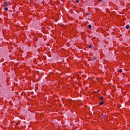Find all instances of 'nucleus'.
<instances>
[{
    "mask_svg": "<svg viewBox=\"0 0 130 130\" xmlns=\"http://www.w3.org/2000/svg\"><path fill=\"white\" fill-rule=\"evenodd\" d=\"M4 5H5V6H6V7H7V6H8V3H7V2H4Z\"/></svg>",
    "mask_w": 130,
    "mask_h": 130,
    "instance_id": "nucleus-2",
    "label": "nucleus"
},
{
    "mask_svg": "<svg viewBox=\"0 0 130 130\" xmlns=\"http://www.w3.org/2000/svg\"><path fill=\"white\" fill-rule=\"evenodd\" d=\"M99 2H100V3L102 2V0H98Z\"/></svg>",
    "mask_w": 130,
    "mask_h": 130,
    "instance_id": "nucleus-7",
    "label": "nucleus"
},
{
    "mask_svg": "<svg viewBox=\"0 0 130 130\" xmlns=\"http://www.w3.org/2000/svg\"><path fill=\"white\" fill-rule=\"evenodd\" d=\"M92 46H89V48H92Z\"/></svg>",
    "mask_w": 130,
    "mask_h": 130,
    "instance_id": "nucleus-8",
    "label": "nucleus"
},
{
    "mask_svg": "<svg viewBox=\"0 0 130 130\" xmlns=\"http://www.w3.org/2000/svg\"><path fill=\"white\" fill-rule=\"evenodd\" d=\"M103 104H104L103 102H101L100 103V105H103Z\"/></svg>",
    "mask_w": 130,
    "mask_h": 130,
    "instance_id": "nucleus-3",
    "label": "nucleus"
},
{
    "mask_svg": "<svg viewBox=\"0 0 130 130\" xmlns=\"http://www.w3.org/2000/svg\"><path fill=\"white\" fill-rule=\"evenodd\" d=\"M93 59H96V57H93Z\"/></svg>",
    "mask_w": 130,
    "mask_h": 130,
    "instance_id": "nucleus-10",
    "label": "nucleus"
},
{
    "mask_svg": "<svg viewBox=\"0 0 130 130\" xmlns=\"http://www.w3.org/2000/svg\"><path fill=\"white\" fill-rule=\"evenodd\" d=\"M76 3H79V0H76Z\"/></svg>",
    "mask_w": 130,
    "mask_h": 130,
    "instance_id": "nucleus-9",
    "label": "nucleus"
},
{
    "mask_svg": "<svg viewBox=\"0 0 130 130\" xmlns=\"http://www.w3.org/2000/svg\"><path fill=\"white\" fill-rule=\"evenodd\" d=\"M5 11H8V8H7V7H5Z\"/></svg>",
    "mask_w": 130,
    "mask_h": 130,
    "instance_id": "nucleus-5",
    "label": "nucleus"
},
{
    "mask_svg": "<svg viewBox=\"0 0 130 130\" xmlns=\"http://www.w3.org/2000/svg\"><path fill=\"white\" fill-rule=\"evenodd\" d=\"M119 72H120V73L122 72V70H120Z\"/></svg>",
    "mask_w": 130,
    "mask_h": 130,
    "instance_id": "nucleus-11",
    "label": "nucleus"
},
{
    "mask_svg": "<svg viewBox=\"0 0 130 130\" xmlns=\"http://www.w3.org/2000/svg\"><path fill=\"white\" fill-rule=\"evenodd\" d=\"M125 28L126 29H128V28H129V25H126Z\"/></svg>",
    "mask_w": 130,
    "mask_h": 130,
    "instance_id": "nucleus-1",
    "label": "nucleus"
},
{
    "mask_svg": "<svg viewBox=\"0 0 130 130\" xmlns=\"http://www.w3.org/2000/svg\"><path fill=\"white\" fill-rule=\"evenodd\" d=\"M100 100H103V96H101V97L100 98Z\"/></svg>",
    "mask_w": 130,
    "mask_h": 130,
    "instance_id": "nucleus-6",
    "label": "nucleus"
},
{
    "mask_svg": "<svg viewBox=\"0 0 130 130\" xmlns=\"http://www.w3.org/2000/svg\"><path fill=\"white\" fill-rule=\"evenodd\" d=\"M88 28H89V29H91V28H92V25H88Z\"/></svg>",
    "mask_w": 130,
    "mask_h": 130,
    "instance_id": "nucleus-4",
    "label": "nucleus"
}]
</instances>
